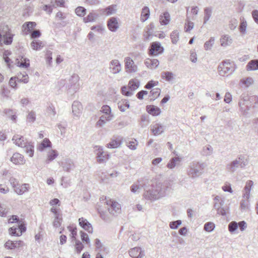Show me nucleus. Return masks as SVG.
Segmentation results:
<instances>
[{
	"label": "nucleus",
	"instance_id": "obj_64",
	"mask_svg": "<svg viewBox=\"0 0 258 258\" xmlns=\"http://www.w3.org/2000/svg\"><path fill=\"white\" fill-rule=\"evenodd\" d=\"M29 61V59L24 58L23 60H22L21 61L18 62V66L20 67L28 68L30 65Z\"/></svg>",
	"mask_w": 258,
	"mask_h": 258
},
{
	"label": "nucleus",
	"instance_id": "obj_40",
	"mask_svg": "<svg viewBox=\"0 0 258 258\" xmlns=\"http://www.w3.org/2000/svg\"><path fill=\"white\" fill-rule=\"evenodd\" d=\"M25 148L26 152L28 155L32 157L34 155V145L31 142H27L26 146L24 147Z\"/></svg>",
	"mask_w": 258,
	"mask_h": 258
},
{
	"label": "nucleus",
	"instance_id": "obj_1",
	"mask_svg": "<svg viewBox=\"0 0 258 258\" xmlns=\"http://www.w3.org/2000/svg\"><path fill=\"white\" fill-rule=\"evenodd\" d=\"M169 184L167 182H164L162 183H158L155 185L153 184L150 187L146 188L145 186L144 198L153 201L164 197L165 196L167 191L170 188Z\"/></svg>",
	"mask_w": 258,
	"mask_h": 258
},
{
	"label": "nucleus",
	"instance_id": "obj_26",
	"mask_svg": "<svg viewBox=\"0 0 258 258\" xmlns=\"http://www.w3.org/2000/svg\"><path fill=\"white\" fill-rule=\"evenodd\" d=\"M145 183L143 180H139L131 186V190L134 193L139 192L142 188H144Z\"/></svg>",
	"mask_w": 258,
	"mask_h": 258
},
{
	"label": "nucleus",
	"instance_id": "obj_5",
	"mask_svg": "<svg viewBox=\"0 0 258 258\" xmlns=\"http://www.w3.org/2000/svg\"><path fill=\"white\" fill-rule=\"evenodd\" d=\"M13 35L12 34L7 26L3 29L0 28V45L3 43L6 45L11 44L13 41Z\"/></svg>",
	"mask_w": 258,
	"mask_h": 258
},
{
	"label": "nucleus",
	"instance_id": "obj_27",
	"mask_svg": "<svg viewBox=\"0 0 258 258\" xmlns=\"http://www.w3.org/2000/svg\"><path fill=\"white\" fill-rule=\"evenodd\" d=\"M145 64L148 68L151 69H156L159 64V61L157 59L147 58L145 61Z\"/></svg>",
	"mask_w": 258,
	"mask_h": 258
},
{
	"label": "nucleus",
	"instance_id": "obj_31",
	"mask_svg": "<svg viewBox=\"0 0 258 258\" xmlns=\"http://www.w3.org/2000/svg\"><path fill=\"white\" fill-rule=\"evenodd\" d=\"M170 21V16L168 12H164L160 16L159 22L162 25H167Z\"/></svg>",
	"mask_w": 258,
	"mask_h": 258
},
{
	"label": "nucleus",
	"instance_id": "obj_50",
	"mask_svg": "<svg viewBox=\"0 0 258 258\" xmlns=\"http://www.w3.org/2000/svg\"><path fill=\"white\" fill-rule=\"evenodd\" d=\"M62 221L61 215H57L54 216V220L53 222V226L55 228H58L60 226Z\"/></svg>",
	"mask_w": 258,
	"mask_h": 258
},
{
	"label": "nucleus",
	"instance_id": "obj_59",
	"mask_svg": "<svg viewBox=\"0 0 258 258\" xmlns=\"http://www.w3.org/2000/svg\"><path fill=\"white\" fill-rule=\"evenodd\" d=\"M80 233L82 240L86 243V244H89L90 243V240L88 234L83 231H81Z\"/></svg>",
	"mask_w": 258,
	"mask_h": 258
},
{
	"label": "nucleus",
	"instance_id": "obj_43",
	"mask_svg": "<svg viewBox=\"0 0 258 258\" xmlns=\"http://www.w3.org/2000/svg\"><path fill=\"white\" fill-rule=\"evenodd\" d=\"M213 152V148L208 145L203 147L201 154L203 156H208L211 155Z\"/></svg>",
	"mask_w": 258,
	"mask_h": 258
},
{
	"label": "nucleus",
	"instance_id": "obj_61",
	"mask_svg": "<svg viewBox=\"0 0 258 258\" xmlns=\"http://www.w3.org/2000/svg\"><path fill=\"white\" fill-rule=\"evenodd\" d=\"M100 111L103 113L104 114H112L111 108L107 105H103L101 107Z\"/></svg>",
	"mask_w": 258,
	"mask_h": 258
},
{
	"label": "nucleus",
	"instance_id": "obj_6",
	"mask_svg": "<svg viewBox=\"0 0 258 258\" xmlns=\"http://www.w3.org/2000/svg\"><path fill=\"white\" fill-rule=\"evenodd\" d=\"M104 204L107 206L108 210L111 214L115 215L120 213V205L117 202L105 198Z\"/></svg>",
	"mask_w": 258,
	"mask_h": 258
},
{
	"label": "nucleus",
	"instance_id": "obj_49",
	"mask_svg": "<svg viewBox=\"0 0 258 258\" xmlns=\"http://www.w3.org/2000/svg\"><path fill=\"white\" fill-rule=\"evenodd\" d=\"M36 25V24L34 22H26L23 25V28L25 30L30 31L31 29L34 28Z\"/></svg>",
	"mask_w": 258,
	"mask_h": 258
},
{
	"label": "nucleus",
	"instance_id": "obj_18",
	"mask_svg": "<svg viewBox=\"0 0 258 258\" xmlns=\"http://www.w3.org/2000/svg\"><path fill=\"white\" fill-rule=\"evenodd\" d=\"M79 225L85 230L89 233H93V227L92 225L87 221V219L82 217L79 219Z\"/></svg>",
	"mask_w": 258,
	"mask_h": 258
},
{
	"label": "nucleus",
	"instance_id": "obj_35",
	"mask_svg": "<svg viewBox=\"0 0 258 258\" xmlns=\"http://www.w3.org/2000/svg\"><path fill=\"white\" fill-rule=\"evenodd\" d=\"M51 143L47 138H45L43 141L37 147V150L42 152L43 150L47 147H51Z\"/></svg>",
	"mask_w": 258,
	"mask_h": 258
},
{
	"label": "nucleus",
	"instance_id": "obj_11",
	"mask_svg": "<svg viewBox=\"0 0 258 258\" xmlns=\"http://www.w3.org/2000/svg\"><path fill=\"white\" fill-rule=\"evenodd\" d=\"M163 48L160 43L154 42L151 43L149 49V54L151 55H158L163 51Z\"/></svg>",
	"mask_w": 258,
	"mask_h": 258
},
{
	"label": "nucleus",
	"instance_id": "obj_51",
	"mask_svg": "<svg viewBox=\"0 0 258 258\" xmlns=\"http://www.w3.org/2000/svg\"><path fill=\"white\" fill-rule=\"evenodd\" d=\"M240 83L241 84L242 86L248 87L253 83V79L250 77H248L240 80Z\"/></svg>",
	"mask_w": 258,
	"mask_h": 258
},
{
	"label": "nucleus",
	"instance_id": "obj_36",
	"mask_svg": "<svg viewBox=\"0 0 258 258\" xmlns=\"http://www.w3.org/2000/svg\"><path fill=\"white\" fill-rule=\"evenodd\" d=\"M150 10L148 7H144L142 10L141 15V21L142 22H145L149 17Z\"/></svg>",
	"mask_w": 258,
	"mask_h": 258
},
{
	"label": "nucleus",
	"instance_id": "obj_16",
	"mask_svg": "<svg viewBox=\"0 0 258 258\" xmlns=\"http://www.w3.org/2000/svg\"><path fill=\"white\" fill-rule=\"evenodd\" d=\"M122 138L121 137H113L111 141L106 145V147L114 149L119 147L122 144Z\"/></svg>",
	"mask_w": 258,
	"mask_h": 258
},
{
	"label": "nucleus",
	"instance_id": "obj_33",
	"mask_svg": "<svg viewBox=\"0 0 258 258\" xmlns=\"http://www.w3.org/2000/svg\"><path fill=\"white\" fill-rule=\"evenodd\" d=\"M152 132L155 136L159 135L162 133L164 131V127L162 125L156 123L152 126Z\"/></svg>",
	"mask_w": 258,
	"mask_h": 258
},
{
	"label": "nucleus",
	"instance_id": "obj_30",
	"mask_svg": "<svg viewBox=\"0 0 258 258\" xmlns=\"http://www.w3.org/2000/svg\"><path fill=\"white\" fill-rule=\"evenodd\" d=\"M117 10V6L116 5H110L106 8L103 9L102 13L106 16H110L114 14Z\"/></svg>",
	"mask_w": 258,
	"mask_h": 258
},
{
	"label": "nucleus",
	"instance_id": "obj_20",
	"mask_svg": "<svg viewBox=\"0 0 258 258\" xmlns=\"http://www.w3.org/2000/svg\"><path fill=\"white\" fill-rule=\"evenodd\" d=\"M107 27L112 32H116L119 28V25L117 18L111 17L108 20Z\"/></svg>",
	"mask_w": 258,
	"mask_h": 258
},
{
	"label": "nucleus",
	"instance_id": "obj_8",
	"mask_svg": "<svg viewBox=\"0 0 258 258\" xmlns=\"http://www.w3.org/2000/svg\"><path fill=\"white\" fill-rule=\"evenodd\" d=\"M95 151L96 152L97 161L99 163H102L106 162L109 157V155L107 152L103 151V149L101 146H96Z\"/></svg>",
	"mask_w": 258,
	"mask_h": 258
},
{
	"label": "nucleus",
	"instance_id": "obj_12",
	"mask_svg": "<svg viewBox=\"0 0 258 258\" xmlns=\"http://www.w3.org/2000/svg\"><path fill=\"white\" fill-rule=\"evenodd\" d=\"M109 69L112 74H118L121 70V64L118 60L113 59L109 62Z\"/></svg>",
	"mask_w": 258,
	"mask_h": 258
},
{
	"label": "nucleus",
	"instance_id": "obj_44",
	"mask_svg": "<svg viewBox=\"0 0 258 258\" xmlns=\"http://www.w3.org/2000/svg\"><path fill=\"white\" fill-rule=\"evenodd\" d=\"M154 28V25L153 23H151L147 27V30L145 31L144 34V36L147 39H149L150 36L152 35Z\"/></svg>",
	"mask_w": 258,
	"mask_h": 258
},
{
	"label": "nucleus",
	"instance_id": "obj_54",
	"mask_svg": "<svg viewBox=\"0 0 258 258\" xmlns=\"http://www.w3.org/2000/svg\"><path fill=\"white\" fill-rule=\"evenodd\" d=\"M69 230L71 232V236L73 240H76V236L77 234V228L76 227L69 226L68 227Z\"/></svg>",
	"mask_w": 258,
	"mask_h": 258
},
{
	"label": "nucleus",
	"instance_id": "obj_19",
	"mask_svg": "<svg viewBox=\"0 0 258 258\" xmlns=\"http://www.w3.org/2000/svg\"><path fill=\"white\" fill-rule=\"evenodd\" d=\"M207 166V165L205 162H197L195 164V177L201 175Z\"/></svg>",
	"mask_w": 258,
	"mask_h": 258
},
{
	"label": "nucleus",
	"instance_id": "obj_29",
	"mask_svg": "<svg viewBox=\"0 0 258 258\" xmlns=\"http://www.w3.org/2000/svg\"><path fill=\"white\" fill-rule=\"evenodd\" d=\"M146 109L149 114L153 116H157L161 113V109L158 107L154 105H147Z\"/></svg>",
	"mask_w": 258,
	"mask_h": 258
},
{
	"label": "nucleus",
	"instance_id": "obj_3",
	"mask_svg": "<svg viewBox=\"0 0 258 258\" xmlns=\"http://www.w3.org/2000/svg\"><path fill=\"white\" fill-rule=\"evenodd\" d=\"M218 70L220 75L228 76L234 71V64L233 62H230L228 60L224 61L222 64L218 66Z\"/></svg>",
	"mask_w": 258,
	"mask_h": 258
},
{
	"label": "nucleus",
	"instance_id": "obj_23",
	"mask_svg": "<svg viewBox=\"0 0 258 258\" xmlns=\"http://www.w3.org/2000/svg\"><path fill=\"white\" fill-rule=\"evenodd\" d=\"M12 141L16 145L21 148L24 147L27 142L23 136L19 135H14L13 137Z\"/></svg>",
	"mask_w": 258,
	"mask_h": 258
},
{
	"label": "nucleus",
	"instance_id": "obj_45",
	"mask_svg": "<svg viewBox=\"0 0 258 258\" xmlns=\"http://www.w3.org/2000/svg\"><path fill=\"white\" fill-rule=\"evenodd\" d=\"M212 15V9L206 8L204 10V24H206Z\"/></svg>",
	"mask_w": 258,
	"mask_h": 258
},
{
	"label": "nucleus",
	"instance_id": "obj_48",
	"mask_svg": "<svg viewBox=\"0 0 258 258\" xmlns=\"http://www.w3.org/2000/svg\"><path fill=\"white\" fill-rule=\"evenodd\" d=\"M179 33L177 30L173 31L170 35L171 41L173 44H176L179 40Z\"/></svg>",
	"mask_w": 258,
	"mask_h": 258
},
{
	"label": "nucleus",
	"instance_id": "obj_4",
	"mask_svg": "<svg viewBox=\"0 0 258 258\" xmlns=\"http://www.w3.org/2000/svg\"><path fill=\"white\" fill-rule=\"evenodd\" d=\"M79 80L80 77L77 74H74L71 76L69 80V83L67 86L68 93L74 94L79 91L80 88Z\"/></svg>",
	"mask_w": 258,
	"mask_h": 258
},
{
	"label": "nucleus",
	"instance_id": "obj_28",
	"mask_svg": "<svg viewBox=\"0 0 258 258\" xmlns=\"http://www.w3.org/2000/svg\"><path fill=\"white\" fill-rule=\"evenodd\" d=\"M29 187V185L28 184L24 183V184H19L17 187L14 189L15 192H16L18 195H22L24 194L25 192L28 191V188Z\"/></svg>",
	"mask_w": 258,
	"mask_h": 258
},
{
	"label": "nucleus",
	"instance_id": "obj_39",
	"mask_svg": "<svg viewBox=\"0 0 258 258\" xmlns=\"http://www.w3.org/2000/svg\"><path fill=\"white\" fill-rule=\"evenodd\" d=\"M140 85V82L137 80L132 79L130 80L128 84V87L129 89L132 91H133L137 89Z\"/></svg>",
	"mask_w": 258,
	"mask_h": 258
},
{
	"label": "nucleus",
	"instance_id": "obj_56",
	"mask_svg": "<svg viewBox=\"0 0 258 258\" xmlns=\"http://www.w3.org/2000/svg\"><path fill=\"white\" fill-rule=\"evenodd\" d=\"M121 92L123 95L126 96H131L133 94V93L129 89L128 86H126L121 87Z\"/></svg>",
	"mask_w": 258,
	"mask_h": 258
},
{
	"label": "nucleus",
	"instance_id": "obj_38",
	"mask_svg": "<svg viewBox=\"0 0 258 258\" xmlns=\"http://www.w3.org/2000/svg\"><path fill=\"white\" fill-rule=\"evenodd\" d=\"M221 45L222 46L225 47L230 45L232 42V39L230 36L227 35H224L222 36L220 39Z\"/></svg>",
	"mask_w": 258,
	"mask_h": 258
},
{
	"label": "nucleus",
	"instance_id": "obj_17",
	"mask_svg": "<svg viewBox=\"0 0 258 258\" xmlns=\"http://www.w3.org/2000/svg\"><path fill=\"white\" fill-rule=\"evenodd\" d=\"M11 161L15 165H23L26 161L23 155L19 153H15L11 158Z\"/></svg>",
	"mask_w": 258,
	"mask_h": 258
},
{
	"label": "nucleus",
	"instance_id": "obj_13",
	"mask_svg": "<svg viewBox=\"0 0 258 258\" xmlns=\"http://www.w3.org/2000/svg\"><path fill=\"white\" fill-rule=\"evenodd\" d=\"M128 253L133 258H144L145 252L140 247H135L131 248Z\"/></svg>",
	"mask_w": 258,
	"mask_h": 258
},
{
	"label": "nucleus",
	"instance_id": "obj_62",
	"mask_svg": "<svg viewBox=\"0 0 258 258\" xmlns=\"http://www.w3.org/2000/svg\"><path fill=\"white\" fill-rule=\"evenodd\" d=\"M181 224V220H176L175 221L171 222L169 223V227L172 229H176Z\"/></svg>",
	"mask_w": 258,
	"mask_h": 258
},
{
	"label": "nucleus",
	"instance_id": "obj_55",
	"mask_svg": "<svg viewBox=\"0 0 258 258\" xmlns=\"http://www.w3.org/2000/svg\"><path fill=\"white\" fill-rule=\"evenodd\" d=\"M86 9L82 7H78L75 10L76 14L80 17L84 16L86 14Z\"/></svg>",
	"mask_w": 258,
	"mask_h": 258
},
{
	"label": "nucleus",
	"instance_id": "obj_37",
	"mask_svg": "<svg viewBox=\"0 0 258 258\" xmlns=\"http://www.w3.org/2000/svg\"><path fill=\"white\" fill-rule=\"evenodd\" d=\"M44 45V43L39 40H34L31 43V47L33 49L35 50L41 49Z\"/></svg>",
	"mask_w": 258,
	"mask_h": 258
},
{
	"label": "nucleus",
	"instance_id": "obj_24",
	"mask_svg": "<svg viewBox=\"0 0 258 258\" xmlns=\"http://www.w3.org/2000/svg\"><path fill=\"white\" fill-rule=\"evenodd\" d=\"M23 241L20 240L15 241L8 240L6 242L5 247L8 249H13L22 246L23 245Z\"/></svg>",
	"mask_w": 258,
	"mask_h": 258
},
{
	"label": "nucleus",
	"instance_id": "obj_52",
	"mask_svg": "<svg viewBox=\"0 0 258 258\" xmlns=\"http://www.w3.org/2000/svg\"><path fill=\"white\" fill-rule=\"evenodd\" d=\"M215 38L214 37H211L210 39L206 41L204 44V48L206 50H210L213 44H214Z\"/></svg>",
	"mask_w": 258,
	"mask_h": 258
},
{
	"label": "nucleus",
	"instance_id": "obj_63",
	"mask_svg": "<svg viewBox=\"0 0 258 258\" xmlns=\"http://www.w3.org/2000/svg\"><path fill=\"white\" fill-rule=\"evenodd\" d=\"M91 30L94 31L95 32L101 34L104 31V28L100 25L93 26L91 28Z\"/></svg>",
	"mask_w": 258,
	"mask_h": 258
},
{
	"label": "nucleus",
	"instance_id": "obj_42",
	"mask_svg": "<svg viewBox=\"0 0 258 258\" xmlns=\"http://www.w3.org/2000/svg\"><path fill=\"white\" fill-rule=\"evenodd\" d=\"M58 155V154L57 151L54 150H50L47 154V159L46 160V162L47 163H49V162L52 161L55 158H56Z\"/></svg>",
	"mask_w": 258,
	"mask_h": 258
},
{
	"label": "nucleus",
	"instance_id": "obj_22",
	"mask_svg": "<svg viewBox=\"0 0 258 258\" xmlns=\"http://www.w3.org/2000/svg\"><path fill=\"white\" fill-rule=\"evenodd\" d=\"M82 105L80 102L74 101L72 104V112L75 116L79 117L82 112Z\"/></svg>",
	"mask_w": 258,
	"mask_h": 258
},
{
	"label": "nucleus",
	"instance_id": "obj_32",
	"mask_svg": "<svg viewBox=\"0 0 258 258\" xmlns=\"http://www.w3.org/2000/svg\"><path fill=\"white\" fill-rule=\"evenodd\" d=\"M247 71L258 70V59L250 60L246 65Z\"/></svg>",
	"mask_w": 258,
	"mask_h": 258
},
{
	"label": "nucleus",
	"instance_id": "obj_14",
	"mask_svg": "<svg viewBox=\"0 0 258 258\" xmlns=\"http://www.w3.org/2000/svg\"><path fill=\"white\" fill-rule=\"evenodd\" d=\"M26 230V227L24 224H20L18 227H13L9 229L10 233L13 236H20L23 232H25Z\"/></svg>",
	"mask_w": 258,
	"mask_h": 258
},
{
	"label": "nucleus",
	"instance_id": "obj_7",
	"mask_svg": "<svg viewBox=\"0 0 258 258\" xmlns=\"http://www.w3.org/2000/svg\"><path fill=\"white\" fill-rule=\"evenodd\" d=\"M253 184L252 180H248L246 182L244 188V192L243 194V198H245L246 200H242L240 202V207L242 209H245L247 206L248 199L249 198L250 191Z\"/></svg>",
	"mask_w": 258,
	"mask_h": 258
},
{
	"label": "nucleus",
	"instance_id": "obj_57",
	"mask_svg": "<svg viewBox=\"0 0 258 258\" xmlns=\"http://www.w3.org/2000/svg\"><path fill=\"white\" fill-rule=\"evenodd\" d=\"M215 224L211 222L206 223L204 225V230L207 232H212L214 228Z\"/></svg>",
	"mask_w": 258,
	"mask_h": 258
},
{
	"label": "nucleus",
	"instance_id": "obj_60",
	"mask_svg": "<svg viewBox=\"0 0 258 258\" xmlns=\"http://www.w3.org/2000/svg\"><path fill=\"white\" fill-rule=\"evenodd\" d=\"M83 248L84 245L80 241L78 240H75V248L78 253H80Z\"/></svg>",
	"mask_w": 258,
	"mask_h": 258
},
{
	"label": "nucleus",
	"instance_id": "obj_15",
	"mask_svg": "<svg viewBox=\"0 0 258 258\" xmlns=\"http://www.w3.org/2000/svg\"><path fill=\"white\" fill-rule=\"evenodd\" d=\"M125 68L128 73L136 72L137 71V67L135 65L133 60L130 57L124 58Z\"/></svg>",
	"mask_w": 258,
	"mask_h": 258
},
{
	"label": "nucleus",
	"instance_id": "obj_47",
	"mask_svg": "<svg viewBox=\"0 0 258 258\" xmlns=\"http://www.w3.org/2000/svg\"><path fill=\"white\" fill-rule=\"evenodd\" d=\"M161 77L167 81L170 82L173 79V74L170 72H164L161 74Z\"/></svg>",
	"mask_w": 258,
	"mask_h": 258
},
{
	"label": "nucleus",
	"instance_id": "obj_34",
	"mask_svg": "<svg viewBox=\"0 0 258 258\" xmlns=\"http://www.w3.org/2000/svg\"><path fill=\"white\" fill-rule=\"evenodd\" d=\"M117 105L119 109L121 112H124L130 107L129 102L126 99H122L119 101L117 103Z\"/></svg>",
	"mask_w": 258,
	"mask_h": 258
},
{
	"label": "nucleus",
	"instance_id": "obj_53",
	"mask_svg": "<svg viewBox=\"0 0 258 258\" xmlns=\"http://www.w3.org/2000/svg\"><path fill=\"white\" fill-rule=\"evenodd\" d=\"M161 90L159 88L153 89L150 91L151 96L152 97L151 99L155 100L156 98L158 97L160 94Z\"/></svg>",
	"mask_w": 258,
	"mask_h": 258
},
{
	"label": "nucleus",
	"instance_id": "obj_21",
	"mask_svg": "<svg viewBox=\"0 0 258 258\" xmlns=\"http://www.w3.org/2000/svg\"><path fill=\"white\" fill-rule=\"evenodd\" d=\"M253 98H255V97H252V98H250L248 94H242L241 96H240V100H239V101L238 102V105H245L246 106H247V107H250L251 106V100H252Z\"/></svg>",
	"mask_w": 258,
	"mask_h": 258
},
{
	"label": "nucleus",
	"instance_id": "obj_58",
	"mask_svg": "<svg viewBox=\"0 0 258 258\" xmlns=\"http://www.w3.org/2000/svg\"><path fill=\"white\" fill-rule=\"evenodd\" d=\"M238 228V224L235 221H232L230 222L228 225V229L229 231L233 233L236 231V230Z\"/></svg>",
	"mask_w": 258,
	"mask_h": 258
},
{
	"label": "nucleus",
	"instance_id": "obj_41",
	"mask_svg": "<svg viewBox=\"0 0 258 258\" xmlns=\"http://www.w3.org/2000/svg\"><path fill=\"white\" fill-rule=\"evenodd\" d=\"M98 17V15L95 13H90L88 15L84 18V22L85 23H88L95 21Z\"/></svg>",
	"mask_w": 258,
	"mask_h": 258
},
{
	"label": "nucleus",
	"instance_id": "obj_10",
	"mask_svg": "<svg viewBox=\"0 0 258 258\" xmlns=\"http://www.w3.org/2000/svg\"><path fill=\"white\" fill-rule=\"evenodd\" d=\"M60 165L63 170L67 172H70L75 168V165L73 160L70 158L64 159L60 163Z\"/></svg>",
	"mask_w": 258,
	"mask_h": 258
},
{
	"label": "nucleus",
	"instance_id": "obj_2",
	"mask_svg": "<svg viewBox=\"0 0 258 258\" xmlns=\"http://www.w3.org/2000/svg\"><path fill=\"white\" fill-rule=\"evenodd\" d=\"M247 163V161L244 160V156L240 155L238 156L237 159L226 165V169L229 172L233 173L239 167L241 168H244Z\"/></svg>",
	"mask_w": 258,
	"mask_h": 258
},
{
	"label": "nucleus",
	"instance_id": "obj_9",
	"mask_svg": "<svg viewBox=\"0 0 258 258\" xmlns=\"http://www.w3.org/2000/svg\"><path fill=\"white\" fill-rule=\"evenodd\" d=\"M189 8L187 9L186 23H185L184 26L185 32H189L194 28V23L192 22V20H194L192 14L194 7H192L190 8V11H189Z\"/></svg>",
	"mask_w": 258,
	"mask_h": 258
},
{
	"label": "nucleus",
	"instance_id": "obj_25",
	"mask_svg": "<svg viewBox=\"0 0 258 258\" xmlns=\"http://www.w3.org/2000/svg\"><path fill=\"white\" fill-rule=\"evenodd\" d=\"M182 158L179 157H175L172 158L167 164V167L169 169H172L176 166L180 165Z\"/></svg>",
	"mask_w": 258,
	"mask_h": 258
},
{
	"label": "nucleus",
	"instance_id": "obj_46",
	"mask_svg": "<svg viewBox=\"0 0 258 258\" xmlns=\"http://www.w3.org/2000/svg\"><path fill=\"white\" fill-rule=\"evenodd\" d=\"M17 78L19 79L20 82H23L24 83H27L29 81V77L26 72L23 73H20L18 75Z\"/></svg>",
	"mask_w": 258,
	"mask_h": 258
}]
</instances>
